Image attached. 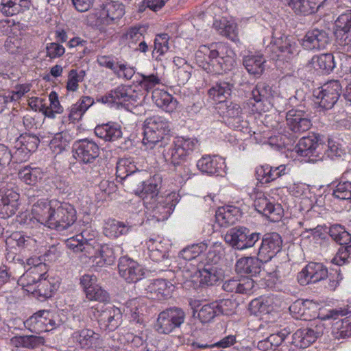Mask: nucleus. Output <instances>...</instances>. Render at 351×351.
I'll return each instance as SVG.
<instances>
[{
	"mask_svg": "<svg viewBox=\"0 0 351 351\" xmlns=\"http://www.w3.org/2000/svg\"><path fill=\"white\" fill-rule=\"evenodd\" d=\"M347 314L348 311L342 308L332 309L329 312V317L334 320L338 319L332 324V332L337 337L346 338L351 336V319L349 317L339 319V317Z\"/></svg>",
	"mask_w": 351,
	"mask_h": 351,
	"instance_id": "5701e85b",
	"label": "nucleus"
},
{
	"mask_svg": "<svg viewBox=\"0 0 351 351\" xmlns=\"http://www.w3.org/2000/svg\"><path fill=\"white\" fill-rule=\"evenodd\" d=\"M239 210L231 206L219 208L215 215L216 221L221 227H228L234 224L238 219Z\"/></svg>",
	"mask_w": 351,
	"mask_h": 351,
	"instance_id": "72a5a7b5",
	"label": "nucleus"
},
{
	"mask_svg": "<svg viewBox=\"0 0 351 351\" xmlns=\"http://www.w3.org/2000/svg\"><path fill=\"white\" fill-rule=\"evenodd\" d=\"M197 167L202 173L210 176H221L225 173L224 160L217 156H204L197 162Z\"/></svg>",
	"mask_w": 351,
	"mask_h": 351,
	"instance_id": "b1692460",
	"label": "nucleus"
},
{
	"mask_svg": "<svg viewBox=\"0 0 351 351\" xmlns=\"http://www.w3.org/2000/svg\"><path fill=\"white\" fill-rule=\"evenodd\" d=\"M110 95L113 104L117 106H128L129 104H134L138 99L137 94L130 86L120 85L110 90Z\"/></svg>",
	"mask_w": 351,
	"mask_h": 351,
	"instance_id": "c756f323",
	"label": "nucleus"
},
{
	"mask_svg": "<svg viewBox=\"0 0 351 351\" xmlns=\"http://www.w3.org/2000/svg\"><path fill=\"white\" fill-rule=\"evenodd\" d=\"M72 337L82 348H88L99 339V334L90 329H82L75 332Z\"/></svg>",
	"mask_w": 351,
	"mask_h": 351,
	"instance_id": "ea45409f",
	"label": "nucleus"
},
{
	"mask_svg": "<svg viewBox=\"0 0 351 351\" xmlns=\"http://www.w3.org/2000/svg\"><path fill=\"white\" fill-rule=\"evenodd\" d=\"M40 259L29 258L27 264L33 265L29 269H28L23 276L19 278V282L23 287H27V291H30V287L34 285H37L40 280L46 275L47 268V265L44 263L39 262Z\"/></svg>",
	"mask_w": 351,
	"mask_h": 351,
	"instance_id": "4468645a",
	"label": "nucleus"
},
{
	"mask_svg": "<svg viewBox=\"0 0 351 351\" xmlns=\"http://www.w3.org/2000/svg\"><path fill=\"white\" fill-rule=\"evenodd\" d=\"M312 303L309 301H297L290 306L289 310L292 313L295 314L296 319H307L306 310L309 308Z\"/></svg>",
	"mask_w": 351,
	"mask_h": 351,
	"instance_id": "69168bd1",
	"label": "nucleus"
},
{
	"mask_svg": "<svg viewBox=\"0 0 351 351\" xmlns=\"http://www.w3.org/2000/svg\"><path fill=\"white\" fill-rule=\"evenodd\" d=\"M223 254V246L221 242H214L209 247L206 255L207 263L216 265Z\"/></svg>",
	"mask_w": 351,
	"mask_h": 351,
	"instance_id": "3c124183",
	"label": "nucleus"
},
{
	"mask_svg": "<svg viewBox=\"0 0 351 351\" xmlns=\"http://www.w3.org/2000/svg\"><path fill=\"white\" fill-rule=\"evenodd\" d=\"M138 190L140 191V195L146 203L156 200L158 197V186L152 179L146 180Z\"/></svg>",
	"mask_w": 351,
	"mask_h": 351,
	"instance_id": "c03bdc74",
	"label": "nucleus"
},
{
	"mask_svg": "<svg viewBox=\"0 0 351 351\" xmlns=\"http://www.w3.org/2000/svg\"><path fill=\"white\" fill-rule=\"evenodd\" d=\"M324 148H326L325 144L321 143L319 137L313 134L300 139L295 149L300 156L316 161L323 159Z\"/></svg>",
	"mask_w": 351,
	"mask_h": 351,
	"instance_id": "6e6552de",
	"label": "nucleus"
},
{
	"mask_svg": "<svg viewBox=\"0 0 351 351\" xmlns=\"http://www.w3.org/2000/svg\"><path fill=\"white\" fill-rule=\"evenodd\" d=\"M95 316L101 327L105 330L114 331L121 324L122 313L119 308L112 305H102L100 309L97 308Z\"/></svg>",
	"mask_w": 351,
	"mask_h": 351,
	"instance_id": "9d476101",
	"label": "nucleus"
},
{
	"mask_svg": "<svg viewBox=\"0 0 351 351\" xmlns=\"http://www.w3.org/2000/svg\"><path fill=\"white\" fill-rule=\"evenodd\" d=\"M261 239V233L253 232L245 226L230 228L224 236L226 243L237 250L253 247Z\"/></svg>",
	"mask_w": 351,
	"mask_h": 351,
	"instance_id": "7ed1b4c3",
	"label": "nucleus"
},
{
	"mask_svg": "<svg viewBox=\"0 0 351 351\" xmlns=\"http://www.w3.org/2000/svg\"><path fill=\"white\" fill-rule=\"evenodd\" d=\"M197 141L195 138L176 137L171 147L162 154L166 160L169 161L173 166H179L186 162L189 157L197 146Z\"/></svg>",
	"mask_w": 351,
	"mask_h": 351,
	"instance_id": "20e7f679",
	"label": "nucleus"
},
{
	"mask_svg": "<svg viewBox=\"0 0 351 351\" xmlns=\"http://www.w3.org/2000/svg\"><path fill=\"white\" fill-rule=\"evenodd\" d=\"M12 237L19 247L32 250L36 246V241L31 237L16 232L12 234Z\"/></svg>",
	"mask_w": 351,
	"mask_h": 351,
	"instance_id": "774afa93",
	"label": "nucleus"
},
{
	"mask_svg": "<svg viewBox=\"0 0 351 351\" xmlns=\"http://www.w3.org/2000/svg\"><path fill=\"white\" fill-rule=\"evenodd\" d=\"M208 247L206 243L193 244L184 248L179 254V256L186 261H191L195 258L201 253L206 251Z\"/></svg>",
	"mask_w": 351,
	"mask_h": 351,
	"instance_id": "09e8293b",
	"label": "nucleus"
},
{
	"mask_svg": "<svg viewBox=\"0 0 351 351\" xmlns=\"http://www.w3.org/2000/svg\"><path fill=\"white\" fill-rule=\"evenodd\" d=\"M56 289V285H52L45 276L40 280L36 285V289H33L32 291L37 293L38 295L43 299L49 298L52 296L53 291Z\"/></svg>",
	"mask_w": 351,
	"mask_h": 351,
	"instance_id": "4d7b16f0",
	"label": "nucleus"
},
{
	"mask_svg": "<svg viewBox=\"0 0 351 351\" xmlns=\"http://www.w3.org/2000/svg\"><path fill=\"white\" fill-rule=\"evenodd\" d=\"M17 145H21L23 147L27 148L29 152H34L40 143L38 136L31 134H24L21 135L16 140Z\"/></svg>",
	"mask_w": 351,
	"mask_h": 351,
	"instance_id": "6e6d98bb",
	"label": "nucleus"
},
{
	"mask_svg": "<svg viewBox=\"0 0 351 351\" xmlns=\"http://www.w3.org/2000/svg\"><path fill=\"white\" fill-rule=\"evenodd\" d=\"M94 132L97 137L108 142L116 141L123 136L121 125L113 121L97 125Z\"/></svg>",
	"mask_w": 351,
	"mask_h": 351,
	"instance_id": "a878e982",
	"label": "nucleus"
},
{
	"mask_svg": "<svg viewBox=\"0 0 351 351\" xmlns=\"http://www.w3.org/2000/svg\"><path fill=\"white\" fill-rule=\"evenodd\" d=\"M343 277L341 274L339 269H332L329 273L328 272V276H326L325 279V287L330 291H334L339 285L341 280Z\"/></svg>",
	"mask_w": 351,
	"mask_h": 351,
	"instance_id": "052dcab7",
	"label": "nucleus"
},
{
	"mask_svg": "<svg viewBox=\"0 0 351 351\" xmlns=\"http://www.w3.org/2000/svg\"><path fill=\"white\" fill-rule=\"evenodd\" d=\"M217 306L215 302L203 305L198 312L199 320L202 323H207L213 320L215 317L218 316Z\"/></svg>",
	"mask_w": 351,
	"mask_h": 351,
	"instance_id": "603ef678",
	"label": "nucleus"
},
{
	"mask_svg": "<svg viewBox=\"0 0 351 351\" xmlns=\"http://www.w3.org/2000/svg\"><path fill=\"white\" fill-rule=\"evenodd\" d=\"M50 101L49 106L43 105L40 110L45 117L53 119L56 114H61L63 112V107L58 101V94L56 92H51L49 96Z\"/></svg>",
	"mask_w": 351,
	"mask_h": 351,
	"instance_id": "37998d69",
	"label": "nucleus"
},
{
	"mask_svg": "<svg viewBox=\"0 0 351 351\" xmlns=\"http://www.w3.org/2000/svg\"><path fill=\"white\" fill-rule=\"evenodd\" d=\"M169 36L167 34H161L156 36L154 40L153 53H158L160 56L165 54L169 49Z\"/></svg>",
	"mask_w": 351,
	"mask_h": 351,
	"instance_id": "e2e57ef3",
	"label": "nucleus"
},
{
	"mask_svg": "<svg viewBox=\"0 0 351 351\" xmlns=\"http://www.w3.org/2000/svg\"><path fill=\"white\" fill-rule=\"evenodd\" d=\"M233 63L234 60L229 56H220L217 58L206 60V64H203L202 66L208 72L219 74L223 71L230 70L233 66Z\"/></svg>",
	"mask_w": 351,
	"mask_h": 351,
	"instance_id": "2f4dec72",
	"label": "nucleus"
},
{
	"mask_svg": "<svg viewBox=\"0 0 351 351\" xmlns=\"http://www.w3.org/2000/svg\"><path fill=\"white\" fill-rule=\"evenodd\" d=\"M286 121L288 128L298 134L308 130L312 125L308 114L304 111L297 109H291L287 112Z\"/></svg>",
	"mask_w": 351,
	"mask_h": 351,
	"instance_id": "412c9836",
	"label": "nucleus"
},
{
	"mask_svg": "<svg viewBox=\"0 0 351 351\" xmlns=\"http://www.w3.org/2000/svg\"><path fill=\"white\" fill-rule=\"evenodd\" d=\"M143 143L147 148H162L169 144L170 140V123L164 117L154 115L144 121Z\"/></svg>",
	"mask_w": 351,
	"mask_h": 351,
	"instance_id": "f257e3e1",
	"label": "nucleus"
},
{
	"mask_svg": "<svg viewBox=\"0 0 351 351\" xmlns=\"http://www.w3.org/2000/svg\"><path fill=\"white\" fill-rule=\"evenodd\" d=\"M137 168L129 159H121L117 164V176L121 180L128 181L129 177L132 176L137 171Z\"/></svg>",
	"mask_w": 351,
	"mask_h": 351,
	"instance_id": "a18cd8bd",
	"label": "nucleus"
},
{
	"mask_svg": "<svg viewBox=\"0 0 351 351\" xmlns=\"http://www.w3.org/2000/svg\"><path fill=\"white\" fill-rule=\"evenodd\" d=\"M252 99L256 102L267 100L271 95V88L265 82H258L252 91Z\"/></svg>",
	"mask_w": 351,
	"mask_h": 351,
	"instance_id": "8fccbe9b",
	"label": "nucleus"
},
{
	"mask_svg": "<svg viewBox=\"0 0 351 351\" xmlns=\"http://www.w3.org/2000/svg\"><path fill=\"white\" fill-rule=\"evenodd\" d=\"M86 298L90 300H95L99 302H104L108 300L109 295L107 291L97 285L91 289L86 291Z\"/></svg>",
	"mask_w": 351,
	"mask_h": 351,
	"instance_id": "338daca9",
	"label": "nucleus"
},
{
	"mask_svg": "<svg viewBox=\"0 0 351 351\" xmlns=\"http://www.w3.org/2000/svg\"><path fill=\"white\" fill-rule=\"evenodd\" d=\"M332 195L338 199L351 202V182L348 181L339 182L333 189Z\"/></svg>",
	"mask_w": 351,
	"mask_h": 351,
	"instance_id": "864d4df0",
	"label": "nucleus"
},
{
	"mask_svg": "<svg viewBox=\"0 0 351 351\" xmlns=\"http://www.w3.org/2000/svg\"><path fill=\"white\" fill-rule=\"evenodd\" d=\"M120 276L128 283L141 280L145 275L143 267L136 261L128 257H121L118 264Z\"/></svg>",
	"mask_w": 351,
	"mask_h": 351,
	"instance_id": "a211bd4d",
	"label": "nucleus"
},
{
	"mask_svg": "<svg viewBox=\"0 0 351 351\" xmlns=\"http://www.w3.org/2000/svg\"><path fill=\"white\" fill-rule=\"evenodd\" d=\"M264 261L260 257H242L235 265V270L241 275H247L250 277L257 276L262 271V265Z\"/></svg>",
	"mask_w": 351,
	"mask_h": 351,
	"instance_id": "393cba45",
	"label": "nucleus"
},
{
	"mask_svg": "<svg viewBox=\"0 0 351 351\" xmlns=\"http://www.w3.org/2000/svg\"><path fill=\"white\" fill-rule=\"evenodd\" d=\"M20 195L12 188H0V218L6 219L14 215L19 209Z\"/></svg>",
	"mask_w": 351,
	"mask_h": 351,
	"instance_id": "ddd939ff",
	"label": "nucleus"
},
{
	"mask_svg": "<svg viewBox=\"0 0 351 351\" xmlns=\"http://www.w3.org/2000/svg\"><path fill=\"white\" fill-rule=\"evenodd\" d=\"M232 88V84L220 81L208 90V95L215 101L223 104L230 96Z\"/></svg>",
	"mask_w": 351,
	"mask_h": 351,
	"instance_id": "e433bc0d",
	"label": "nucleus"
},
{
	"mask_svg": "<svg viewBox=\"0 0 351 351\" xmlns=\"http://www.w3.org/2000/svg\"><path fill=\"white\" fill-rule=\"evenodd\" d=\"M139 85L146 92L151 91L156 85L160 84V77L154 73L149 75L141 74Z\"/></svg>",
	"mask_w": 351,
	"mask_h": 351,
	"instance_id": "680f3d73",
	"label": "nucleus"
},
{
	"mask_svg": "<svg viewBox=\"0 0 351 351\" xmlns=\"http://www.w3.org/2000/svg\"><path fill=\"white\" fill-rule=\"evenodd\" d=\"M172 284L160 278L154 280L146 289V297L151 300H162L171 295Z\"/></svg>",
	"mask_w": 351,
	"mask_h": 351,
	"instance_id": "cd10ccee",
	"label": "nucleus"
},
{
	"mask_svg": "<svg viewBox=\"0 0 351 351\" xmlns=\"http://www.w3.org/2000/svg\"><path fill=\"white\" fill-rule=\"evenodd\" d=\"M311 64L315 69H319L326 73L331 71L335 66L334 57L331 53L314 56Z\"/></svg>",
	"mask_w": 351,
	"mask_h": 351,
	"instance_id": "79ce46f5",
	"label": "nucleus"
},
{
	"mask_svg": "<svg viewBox=\"0 0 351 351\" xmlns=\"http://www.w3.org/2000/svg\"><path fill=\"white\" fill-rule=\"evenodd\" d=\"M146 244L149 258L156 263H161V268H159V271L167 273V277L169 276L168 274L173 275L172 271L168 269L171 265V261L169 258L167 245L161 241L154 239H150Z\"/></svg>",
	"mask_w": 351,
	"mask_h": 351,
	"instance_id": "9b49d317",
	"label": "nucleus"
},
{
	"mask_svg": "<svg viewBox=\"0 0 351 351\" xmlns=\"http://www.w3.org/2000/svg\"><path fill=\"white\" fill-rule=\"evenodd\" d=\"M328 276V269L320 263L311 262L298 274V280L301 285L316 283Z\"/></svg>",
	"mask_w": 351,
	"mask_h": 351,
	"instance_id": "dca6fc26",
	"label": "nucleus"
},
{
	"mask_svg": "<svg viewBox=\"0 0 351 351\" xmlns=\"http://www.w3.org/2000/svg\"><path fill=\"white\" fill-rule=\"evenodd\" d=\"M18 175L20 180L25 184L35 185L42 179L43 173L39 168L26 166L19 171Z\"/></svg>",
	"mask_w": 351,
	"mask_h": 351,
	"instance_id": "a19ab883",
	"label": "nucleus"
},
{
	"mask_svg": "<svg viewBox=\"0 0 351 351\" xmlns=\"http://www.w3.org/2000/svg\"><path fill=\"white\" fill-rule=\"evenodd\" d=\"M350 258H351L350 243L339 247L336 256L332 259V263L337 265H343L349 262Z\"/></svg>",
	"mask_w": 351,
	"mask_h": 351,
	"instance_id": "bf43d9fd",
	"label": "nucleus"
},
{
	"mask_svg": "<svg viewBox=\"0 0 351 351\" xmlns=\"http://www.w3.org/2000/svg\"><path fill=\"white\" fill-rule=\"evenodd\" d=\"M77 220V213L74 206L68 202L56 201L49 228L63 231L72 226Z\"/></svg>",
	"mask_w": 351,
	"mask_h": 351,
	"instance_id": "39448f33",
	"label": "nucleus"
},
{
	"mask_svg": "<svg viewBox=\"0 0 351 351\" xmlns=\"http://www.w3.org/2000/svg\"><path fill=\"white\" fill-rule=\"evenodd\" d=\"M318 333L311 328H301L292 336V344L295 347L304 349L315 341Z\"/></svg>",
	"mask_w": 351,
	"mask_h": 351,
	"instance_id": "7c9ffc66",
	"label": "nucleus"
},
{
	"mask_svg": "<svg viewBox=\"0 0 351 351\" xmlns=\"http://www.w3.org/2000/svg\"><path fill=\"white\" fill-rule=\"evenodd\" d=\"M341 95L340 80H330L322 86L313 90L315 102L320 108L331 109L338 101Z\"/></svg>",
	"mask_w": 351,
	"mask_h": 351,
	"instance_id": "423d86ee",
	"label": "nucleus"
},
{
	"mask_svg": "<svg viewBox=\"0 0 351 351\" xmlns=\"http://www.w3.org/2000/svg\"><path fill=\"white\" fill-rule=\"evenodd\" d=\"M132 226L128 223L119 221L115 219H108L104 228V234L110 238H117L121 235L128 234L132 229Z\"/></svg>",
	"mask_w": 351,
	"mask_h": 351,
	"instance_id": "f704fd0d",
	"label": "nucleus"
},
{
	"mask_svg": "<svg viewBox=\"0 0 351 351\" xmlns=\"http://www.w3.org/2000/svg\"><path fill=\"white\" fill-rule=\"evenodd\" d=\"M96 232L91 229L84 230L80 234H78V238L83 241V244L86 247V256H89L94 252L95 244L96 241Z\"/></svg>",
	"mask_w": 351,
	"mask_h": 351,
	"instance_id": "5fc2aeb1",
	"label": "nucleus"
},
{
	"mask_svg": "<svg viewBox=\"0 0 351 351\" xmlns=\"http://www.w3.org/2000/svg\"><path fill=\"white\" fill-rule=\"evenodd\" d=\"M254 206L257 212L272 221H277L281 218L282 214L281 205L270 202L263 194L260 193L257 195Z\"/></svg>",
	"mask_w": 351,
	"mask_h": 351,
	"instance_id": "4be33fe9",
	"label": "nucleus"
},
{
	"mask_svg": "<svg viewBox=\"0 0 351 351\" xmlns=\"http://www.w3.org/2000/svg\"><path fill=\"white\" fill-rule=\"evenodd\" d=\"M334 34L339 45L351 48V10L338 16L335 22Z\"/></svg>",
	"mask_w": 351,
	"mask_h": 351,
	"instance_id": "2eb2a0df",
	"label": "nucleus"
},
{
	"mask_svg": "<svg viewBox=\"0 0 351 351\" xmlns=\"http://www.w3.org/2000/svg\"><path fill=\"white\" fill-rule=\"evenodd\" d=\"M74 156L84 164H91L99 156V147L96 143L88 138L82 139L73 144Z\"/></svg>",
	"mask_w": 351,
	"mask_h": 351,
	"instance_id": "f8f14e48",
	"label": "nucleus"
},
{
	"mask_svg": "<svg viewBox=\"0 0 351 351\" xmlns=\"http://www.w3.org/2000/svg\"><path fill=\"white\" fill-rule=\"evenodd\" d=\"M326 0H295L294 7L304 15L315 12Z\"/></svg>",
	"mask_w": 351,
	"mask_h": 351,
	"instance_id": "49530a36",
	"label": "nucleus"
},
{
	"mask_svg": "<svg viewBox=\"0 0 351 351\" xmlns=\"http://www.w3.org/2000/svg\"><path fill=\"white\" fill-rule=\"evenodd\" d=\"M260 245L256 250V254L264 263L270 261L279 252L282 245V240L280 235L276 232L261 234Z\"/></svg>",
	"mask_w": 351,
	"mask_h": 351,
	"instance_id": "1a4fd4ad",
	"label": "nucleus"
},
{
	"mask_svg": "<svg viewBox=\"0 0 351 351\" xmlns=\"http://www.w3.org/2000/svg\"><path fill=\"white\" fill-rule=\"evenodd\" d=\"M330 43L328 32L324 29L313 28L306 32L301 45L306 50H322Z\"/></svg>",
	"mask_w": 351,
	"mask_h": 351,
	"instance_id": "f3484780",
	"label": "nucleus"
},
{
	"mask_svg": "<svg viewBox=\"0 0 351 351\" xmlns=\"http://www.w3.org/2000/svg\"><path fill=\"white\" fill-rule=\"evenodd\" d=\"M56 201V199L49 201L44 198L38 199L32 207L31 215L32 217L38 222L49 228Z\"/></svg>",
	"mask_w": 351,
	"mask_h": 351,
	"instance_id": "aec40b11",
	"label": "nucleus"
},
{
	"mask_svg": "<svg viewBox=\"0 0 351 351\" xmlns=\"http://www.w3.org/2000/svg\"><path fill=\"white\" fill-rule=\"evenodd\" d=\"M266 60L262 55L250 54L245 56L243 64L247 72L255 77L261 76L265 71Z\"/></svg>",
	"mask_w": 351,
	"mask_h": 351,
	"instance_id": "473e14b6",
	"label": "nucleus"
},
{
	"mask_svg": "<svg viewBox=\"0 0 351 351\" xmlns=\"http://www.w3.org/2000/svg\"><path fill=\"white\" fill-rule=\"evenodd\" d=\"M220 56L221 55L218 49H211L206 45L200 46L195 53V58L197 61H201V59L204 58V60L206 62V60L217 58V57Z\"/></svg>",
	"mask_w": 351,
	"mask_h": 351,
	"instance_id": "0e129e2a",
	"label": "nucleus"
},
{
	"mask_svg": "<svg viewBox=\"0 0 351 351\" xmlns=\"http://www.w3.org/2000/svg\"><path fill=\"white\" fill-rule=\"evenodd\" d=\"M152 99L156 105L167 112H173L177 107L178 102L166 91L156 90L153 92Z\"/></svg>",
	"mask_w": 351,
	"mask_h": 351,
	"instance_id": "c9c22d12",
	"label": "nucleus"
},
{
	"mask_svg": "<svg viewBox=\"0 0 351 351\" xmlns=\"http://www.w3.org/2000/svg\"><path fill=\"white\" fill-rule=\"evenodd\" d=\"M185 319L186 313L182 308L169 307L158 313L154 328L159 334L169 335L180 328Z\"/></svg>",
	"mask_w": 351,
	"mask_h": 351,
	"instance_id": "f03ea898",
	"label": "nucleus"
},
{
	"mask_svg": "<svg viewBox=\"0 0 351 351\" xmlns=\"http://www.w3.org/2000/svg\"><path fill=\"white\" fill-rule=\"evenodd\" d=\"M123 38L130 48H134L138 42L143 39L141 28L136 27L129 28L123 35Z\"/></svg>",
	"mask_w": 351,
	"mask_h": 351,
	"instance_id": "13d9d810",
	"label": "nucleus"
},
{
	"mask_svg": "<svg viewBox=\"0 0 351 351\" xmlns=\"http://www.w3.org/2000/svg\"><path fill=\"white\" fill-rule=\"evenodd\" d=\"M267 50L272 52V59L289 61L299 53L300 47L293 38L286 36L271 43Z\"/></svg>",
	"mask_w": 351,
	"mask_h": 351,
	"instance_id": "0eeeda50",
	"label": "nucleus"
},
{
	"mask_svg": "<svg viewBox=\"0 0 351 351\" xmlns=\"http://www.w3.org/2000/svg\"><path fill=\"white\" fill-rule=\"evenodd\" d=\"M219 109L221 110L222 117L228 127L238 130L245 128V122L243 120L242 109L239 104L232 102L229 104H222Z\"/></svg>",
	"mask_w": 351,
	"mask_h": 351,
	"instance_id": "6ab92c4d",
	"label": "nucleus"
},
{
	"mask_svg": "<svg viewBox=\"0 0 351 351\" xmlns=\"http://www.w3.org/2000/svg\"><path fill=\"white\" fill-rule=\"evenodd\" d=\"M150 204L149 208L152 209V216L157 221H164L172 213L174 206L171 202V197H160L157 199L149 202Z\"/></svg>",
	"mask_w": 351,
	"mask_h": 351,
	"instance_id": "bb28decb",
	"label": "nucleus"
},
{
	"mask_svg": "<svg viewBox=\"0 0 351 351\" xmlns=\"http://www.w3.org/2000/svg\"><path fill=\"white\" fill-rule=\"evenodd\" d=\"M100 8V10H95L88 15V21L90 25L103 29L112 24L106 16V12L101 5Z\"/></svg>",
	"mask_w": 351,
	"mask_h": 351,
	"instance_id": "de8ad7c7",
	"label": "nucleus"
},
{
	"mask_svg": "<svg viewBox=\"0 0 351 351\" xmlns=\"http://www.w3.org/2000/svg\"><path fill=\"white\" fill-rule=\"evenodd\" d=\"M106 12V16L111 24L120 19L125 14V6L119 1H110L101 4Z\"/></svg>",
	"mask_w": 351,
	"mask_h": 351,
	"instance_id": "58836bf2",
	"label": "nucleus"
},
{
	"mask_svg": "<svg viewBox=\"0 0 351 351\" xmlns=\"http://www.w3.org/2000/svg\"><path fill=\"white\" fill-rule=\"evenodd\" d=\"M254 287V280L249 277L229 279L226 280L222 285L225 291L241 294H251Z\"/></svg>",
	"mask_w": 351,
	"mask_h": 351,
	"instance_id": "c85d7f7f",
	"label": "nucleus"
},
{
	"mask_svg": "<svg viewBox=\"0 0 351 351\" xmlns=\"http://www.w3.org/2000/svg\"><path fill=\"white\" fill-rule=\"evenodd\" d=\"M199 282L202 286L214 285L220 278L217 267L206 263L199 269Z\"/></svg>",
	"mask_w": 351,
	"mask_h": 351,
	"instance_id": "4c0bfd02",
	"label": "nucleus"
}]
</instances>
